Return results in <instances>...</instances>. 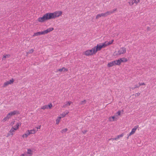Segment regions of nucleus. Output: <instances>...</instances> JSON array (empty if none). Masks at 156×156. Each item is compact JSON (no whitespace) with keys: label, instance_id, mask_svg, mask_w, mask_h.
I'll return each mask as SVG.
<instances>
[{"label":"nucleus","instance_id":"obj_27","mask_svg":"<svg viewBox=\"0 0 156 156\" xmlns=\"http://www.w3.org/2000/svg\"><path fill=\"white\" fill-rule=\"evenodd\" d=\"M9 54L5 55L4 56L3 58H2V59L4 60L5 58L9 57Z\"/></svg>","mask_w":156,"mask_h":156},{"label":"nucleus","instance_id":"obj_21","mask_svg":"<svg viewBox=\"0 0 156 156\" xmlns=\"http://www.w3.org/2000/svg\"><path fill=\"white\" fill-rule=\"evenodd\" d=\"M62 117L60 116L58 117V118H57V119H56V124H59V122L60 120V119Z\"/></svg>","mask_w":156,"mask_h":156},{"label":"nucleus","instance_id":"obj_20","mask_svg":"<svg viewBox=\"0 0 156 156\" xmlns=\"http://www.w3.org/2000/svg\"><path fill=\"white\" fill-rule=\"evenodd\" d=\"M21 123L20 122L18 123L17 124H16V126H13V128L14 129H15L17 127H18V129H19V127L20 126H21Z\"/></svg>","mask_w":156,"mask_h":156},{"label":"nucleus","instance_id":"obj_39","mask_svg":"<svg viewBox=\"0 0 156 156\" xmlns=\"http://www.w3.org/2000/svg\"><path fill=\"white\" fill-rule=\"evenodd\" d=\"M135 88H135V87H130V89H132V90H133V89H134Z\"/></svg>","mask_w":156,"mask_h":156},{"label":"nucleus","instance_id":"obj_26","mask_svg":"<svg viewBox=\"0 0 156 156\" xmlns=\"http://www.w3.org/2000/svg\"><path fill=\"white\" fill-rule=\"evenodd\" d=\"M86 102V101L85 100H84L83 101H82L80 103V105H84L85 104Z\"/></svg>","mask_w":156,"mask_h":156},{"label":"nucleus","instance_id":"obj_24","mask_svg":"<svg viewBox=\"0 0 156 156\" xmlns=\"http://www.w3.org/2000/svg\"><path fill=\"white\" fill-rule=\"evenodd\" d=\"M48 108V105H45L42 106L41 108V109H42L43 110H44Z\"/></svg>","mask_w":156,"mask_h":156},{"label":"nucleus","instance_id":"obj_11","mask_svg":"<svg viewBox=\"0 0 156 156\" xmlns=\"http://www.w3.org/2000/svg\"><path fill=\"white\" fill-rule=\"evenodd\" d=\"M68 70V69H67L63 67L62 68L57 70L56 72L59 73H63L67 72Z\"/></svg>","mask_w":156,"mask_h":156},{"label":"nucleus","instance_id":"obj_31","mask_svg":"<svg viewBox=\"0 0 156 156\" xmlns=\"http://www.w3.org/2000/svg\"><path fill=\"white\" fill-rule=\"evenodd\" d=\"M48 107L50 109L52 107V105L51 103H50L48 105Z\"/></svg>","mask_w":156,"mask_h":156},{"label":"nucleus","instance_id":"obj_3","mask_svg":"<svg viewBox=\"0 0 156 156\" xmlns=\"http://www.w3.org/2000/svg\"><path fill=\"white\" fill-rule=\"evenodd\" d=\"M54 30V28L53 27H50L47 29V30H44L42 31L34 33L33 35V37L35 36H38L40 35L45 34H48V33L51 31Z\"/></svg>","mask_w":156,"mask_h":156},{"label":"nucleus","instance_id":"obj_10","mask_svg":"<svg viewBox=\"0 0 156 156\" xmlns=\"http://www.w3.org/2000/svg\"><path fill=\"white\" fill-rule=\"evenodd\" d=\"M138 127L139 126L136 125V126H135L132 129L131 132L129 133V134H127V139L129 138V136H131L132 135H133L135 133L136 130L138 128Z\"/></svg>","mask_w":156,"mask_h":156},{"label":"nucleus","instance_id":"obj_37","mask_svg":"<svg viewBox=\"0 0 156 156\" xmlns=\"http://www.w3.org/2000/svg\"><path fill=\"white\" fill-rule=\"evenodd\" d=\"M27 154H21L20 156H27Z\"/></svg>","mask_w":156,"mask_h":156},{"label":"nucleus","instance_id":"obj_19","mask_svg":"<svg viewBox=\"0 0 156 156\" xmlns=\"http://www.w3.org/2000/svg\"><path fill=\"white\" fill-rule=\"evenodd\" d=\"M72 103V102L71 101L67 102H66V103L63 105V107H65L66 106H69Z\"/></svg>","mask_w":156,"mask_h":156},{"label":"nucleus","instance_id":"obj_35","mask_svg":"<svg viewBox=\"0 0 156 156\" xmlns=\"http://www.w3.org/2000/svg\"><path fill=\"white\" fill-rule=\"evenodd\" d=\"M87 132V130H84V131H82V133H83V134H85Z\"/></svg>","mask_w":156,"mask_h":156},{"label":"nucleus","instance_id":"obj_17","mask_svg":"<svg viewBox=\"0 0 156 156\" xmlns=\"http://www.w3.org/2000/svg\"><path fill=\"white\" fill-rule=\"evenodd\" d=\"M30 135V134L29 133V132H27V131L26 133L23 134L22 135V137L23 138H27Z\"/></svg>","mask_w":156,"mask_h":156},{"label":"nucleus","instance_id":"obj_34","mask_svg":"<svg viewBox=\"0 0 156 156\" xmlns=\"http://www.w3.org/2000/svg\"><path fill=\"white\" fill-rule=\"evenodd\" d=\"M41 126V125H39L38 127H36L35 128H36V129H35L38 130V129H40Z\"/></svg>","mask_w":156,"mask_h":156},{"label":"nucleus","instance_id":"obj_15","mask_svg":"<svg viewBox=\"0 0 156 156\" xmlns=\"http://www.w3.org/2000/svg\"><path fill=\"white\" fill-rule=\"evenodd\" d=\"M17 129H18V127L16 128L15 129H14V128H13V127H12V128L9 131V133H10L11 135L12 136L14 135V132H15V131H16Z\"/></svg>","mask_w":156,"mask_h":156},{"label":"nucleus","instance_id":"obj_29","mask_svg":"<svg viewBox=\"0 0 156 156\" xmlns=\"http://www.w3.org/2000/svg\"><path fill=\"white\" fill-rule=\"evenodd\" d=\"M121 112L120 111H119L118 112H117L116 113V116H119L120 115Z\"/></svg>","mask_w":156,"mask_h":156},{"label":"nucleus","instance_id":"obj_36","mask_svg":"<svg viewBox=\"0 0 156 156\" xmlns=\"http://www.w3.org/2000/svg\"><path fill=\"white\" fill-rule=\"evenodd\" d=\"M140 95V93H136L135 94V96H139Z\"/></svg>","mask_w":156,"mask_h":156},{"label":"nucleus","instance_id":"obj_2","mask_svg":"<svg viewBox=\"0 0 156 156\" xmlns=\"http://www.w3.org/2000/svg\"><path fill=\"white\" fill-rule=\"evenodd\" d=\"M126 51V49L125 47L120 48L118 51H115L113 53L114 56L120 55L125 54Z\"/></svg>","mask_w":156,"mask_h":156},{"label":"nucleus","instance_id":"obj_25","mask_svg":"<svg viewBox=\"0 0 156 156\" xmlns=\"http://www.w3.org/2000/svg\"><path fill=\"white\" fill-rule=\"evenodd\" d=\"M27 153L28 154L31 155L32 154V151L30 149H28Z\"/></svg>","mask_w":156,"mask_h":156},{"label":"nucleus","instance_id":"obj_23","mask_svg":"<svg viewBox=\"0 0 156 156\" xmlns=\"http://www.w3.org/2000/svg\"><path fill=\"white\" fill-rule=\"evenodd\" d=\"M67 130H68L67 129L65 128V129H62L61 131V133H66Z\"/></svg>","mask_w":156,"mask_h":156},{"label":"nucleus","instance_id":"obj_30","mask_svg":"<svg viewBox=\"0 0 156 156\" xmlns=\"http://www.w3.org/2000/svg\"><path fill=\"white\" fill-rule=\"evenodd\" d=\"M123 136V134H122L120 135H118L117 136V137L118 139L120 137H122Z\"/></svg>","mask_w":156,"mask_h":156},{"label":"nucleus","instance_id":"obj_7","mask_svg":"<svg viewBox=\"0 0 156 156\" xmlns=\"http://www.w3.org/2000/svg\"><path fill=\"white\" fill-rule=\"evenodd\" d=\"M49 19H51L49 17V13H48L44 14L43 16L39 17L38 19V21L39 22H43L45 20Z\"/></svg>","mask_w":156,"mask_h":156},{"label":"nucleus","instance_id":"obj_9","mask_svg":"<svg viewBox=\"0 0 156 156\" xmlns=\"http://www.w3.org/2000/svg\"><path fill=\"white\" fill-rule=\"evenodd\" d=\"M128 61L127 58H119L117 60H116L117 65L119 66L122 62H126Z\"/></svg>","mask_w":156,"mask_h":156},{"label":"nucleus","instance_id":"obj_14","mask_svg":"<svg viewBox=\"0 0 156 156\" xmlns=\"http://www.w3.org/2000/svg\"><path fill=\"white\" fill-rule=\"evenodd\" d=\"M115 65H117L116 60L109 62L107 65V66L108 67H112Z\"/></svg>","mask_w":156,"mask_h":156},{"label":"nucleus","instance_id":"obj_5","mask_svg":"<svg viewBox=\"0 0 156 156\" xmlns=\"http://www.w3.org/2000/svg\"><path fill=\"white\" fill-rule=\"evenodd\" d=\"M49 17L51 19H54L55 18L61 16L62 12L61 11H56L53 13H49Z\"/></svg>","mask_w":156,"mask_h":156},{"label":"nucleus","instance_id":"obj_4","mask_svg":"<svg viewBox=\"0 0 156 156\" xmlns=\"http://www.w3.org/2000/svg\"><path fill=\"white\" fill-rule=\"evenodd\" d=\"M19 114V112L17 110L11 112L7 115L3 119V121L5 122L8 120L9 119L11 118L12 116Z\"/></svg>","mask_w":156,"mask_h":156},{"label":"nucleus","instance_id":"obj_6","mask_svg":"<svg viewBox=\"0 0 156 156\" xmlns=\"http://www.w3.org/2000/svg\"><path fill=\"white\" fill-rule=\"evenodd\" d=\"M116 9H115L112 10L108 11L105 13H101L98 14L96 17V19H98L101 16L105 17L107 16L108 15H110L114 12L116 11Z\"/></svg>","mask_w":156,"mask_h":156},{"label":"nucleus","instance_id":"obj_40","mask_svg":"<svg viewBox=\"0 0 156 156\" xmlns=\"http://www.w3.org/2000/svg\"><path fill=\"white\" fill-rule=\"evenodd\" d=\"M10 135H11L10 133H8L7 134V137H9Z\"/></svg>","mask_w":156,"mask_h":156},{"label":"nucleus","instance_id":"obj_22","mask_svg":"<svg viewBox=\"0 0 156 156\" xmlns=\"http://www.w3.org/2000/svg\"><path fill=\"white\" fill-rule=\"evenodd\" d=\"M115 117L114 116L110 117L109 118V120L110 121H114Z\"/></svg>","mask_w":156,"mask_h":156},{"label":"nucleus","instance_id":"obj_12","mask_svg":"<svg viewBox=\"0 0 156 156\" xmlns=\"http://www.w3.org/2000/svg\"><path fill=\"white\" fill-rule=\"evenodd\" d=\"M14 81V80L13 79H12L10 80L9 81H7L5 83L3 84V87H5L9 84H11Z\"/></svg>","mask_w":156,"mask_h":156},{"label":"nucleus","instance_id":"obj_38","mask_svg":"<svg viewBox=\"0 0 156 156\" xmlns=\"http://www.w3.org/2000/svg\"><path fill=\"white\" fill-rule=\"evenodd\" d=\"M134 87H135V88H138L140 87L139 85H135Z\"/></svg>","mask_w":156,"mask_h":156},{"label":"nucleus","instance_id":"obj_18","mask_svg":"<svg viewBox=\"0 0 156 156\" xmlns=\"http://www.w3.org/2000/svg\"><path fill=\"white\" fill-rule=\"evenodd\" d=\"M69 113V111H66L65 112H63L61 114V115L62 117H64L66 115L68 114Z\"/></svg>","mask_w":156,"mask_h":156},{"label":"nucleus","instance_id":"obj_28","mask_svg":"<svg viewBox=\"0 0 156 156\" xmlns=\"http://www.w3.org/2000/svg\"><path fill=\"white\" fill-rule=\"evenodd\" d=\"M34 50L33 49H30L28 52H27V54L31 53L33 52Z\"/></svg>","mask_w":156,"mask_h":156},{"label":"nucleus","instance_id":"obj_16","mask_svg":"<svg viewBox=\"0 0 156 156\" xmlns=\"http://www.w3.org/2000/svg\"><path fill=\"white\" fill-rule=\"evenodd\" d=\"M37 131V129H32L27 130V132H29L30 134H34Z\"/></svg>","mask_w":156,"mask_h":156},{"label":"nucleus","instance_id":"obj_32","mask_svg":"<svg viewBox=\"0 0 156 156\" xmlns=\"http://www.w3.org/2000/svg\"><path fill=\"white\" fill-rule=\"evenodd\" d=\"M139 86H140L141 85H145V84L144 83H139Z\"/></svg>","mask_w":156,"mask_h":156},{"label":"nucleus","instance_id":"obj_1","mask_svg":"<svg viewBox=\"0 0 156 156\" xmlns=\"http://www.w3.org/2000/svg\"><path fill=\"white\" fill-rule=\"evenodd\" d=\"M114 40H112L109 41H105L104 43L98 44L96 46L94 47L93 48L96 53L98 51L100 50L102 48H104L108 46L113 43Z\"/></svg>","mask_w":156,"mask_h":156},{"label":"nucleus","instance_id":"obj_8","mask_svg":"<svg viewBox=\"0 0 156 156\" xmlns=\"http://www.w3.org/2000/svg\"><path fill=\"white\" fill-rule=\"evenodd\" d=\"M95 53L94 48L91 49L87 50L84 52V54L86 56L91 55Z\"/></svg>","mask_w":156,"mask_h":156},{"label":"nucleus","instance_id":"obj_13","mask_svg":"<svg viewBox=\"0 0 156 156\" xmlns=\"http://www.w3.org/2000/svg\"><path fill=\"white\" fill-rule=\"evenodd\" d=\"M140 1V0H129V3L130 5H132L134 3L137 4Z\"/></svg>","mask_w":156,"mask_h":156},{"label":"nucleus","instance_id":"obj_33","mask_svg":"<svg viewBox=\"0 0 156 156\" xmlns=\"http://www.w3.org/2000/svg\"><path fill=\"white\" fill-rule=\"evenodd\" d=\"M118 138L117 137L116 138H111V139H109V140H117V139H118Z\"/></svg>","mask_w":156,"mask_h":156}]
</instances>
